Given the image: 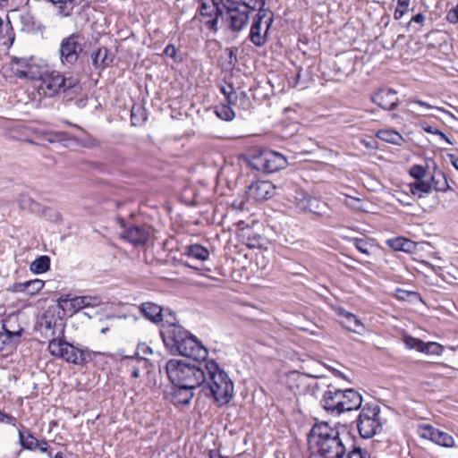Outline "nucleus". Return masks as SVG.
I'll return each instance as SVG.
<instances>
[{"instance_id": "nucleus-1", "label": "nucleus", "mask_w": 458, "mask_h": 458, "mask_svg": "<svg viewBox=\"0 0 458 458\" xmlns=\"http://www.w3.org/2000/svg\"><path fill=\"white\" fill-rule=\"evenodd\" d=\"M309 444L322 458H341L345 455L346 448L339 431L327 422L316 423L312 427Z\"/></svg>"}, {"instance_id": "nucleus-35", "label": "nucleus", "mask_w": 458, "mask_h": 458, "mask_svg": "<svg viewBox=\"0 0 458 458\" xmlns=\"http://www.w3.org/2000/svg\"><path fill=\"white\" fill-rule=\"evenodd\" d=\"M226 3L233 4H239L250 10L260 12V10H267L265 8L266 0H226Z\"/></svg>"}, {"instance_id": "nucleus-12", "label": "nucleus", "mask_w": 458, "mask_h": 458, "mask_svg": "<svg viewBox=\"0 0 458 458\" xmlns=\"http://www.w3.org/2000/svg\"><path fill=\"white\" fill-rule=\"evenodd\" d=\"M417 432L421 438L428 439L441 446L453 447L454 445V440L452 436L429 424L420 425Z\"/></svg>"}, {"instance_id": "nucleus-59", "label": "nucleus", "mask_w": 458, "mask_h": 458, "mask_svg": "<svg viewBox=\"0 0 458 458\" xmlns=\"http://www.w3.org/2000/svg\"><path fill=\"white\" fill-rule=\"evenodd\" d=\"M31 64L32 63L28 62L27 60L17 61V66L15 68H19L20 70H27V65Z\"/></svg>"}, {"instance_id": "nucleus-6", "label": "nucleus", "mask_w": 458, "mask_h": 458, "mask_svg": "<svg viewBox=\"0 0 458 458\" xmlns=\"http://www.w3.org/2000/svg\"><path fill=\"white\" fill-rule=\"evenodd\" d=\"M88 46L87 38L75 32L64 38L60 43L59 55L62 64L73 67Z\"/></svg>"}, {"instance_id": "nucleus-51", "label": "nucleus", "mask_w": 458, "mask_h": 458, "mask_svg": "<svg viewBox=\"0 0 458 458\" xmlns=\"http://www.w3.org/2000/svg\"><path fill=\"white\" fill-rule=\"evenodd\" d=\"M381 411L379 408L374 406V423H377V426L374 425V436L377 434V428H381L384 423L386 422V419L383 418L381 415Z\"/></svg>"}, {"instance_id": "nucleus-39", "label": "nucleus", "mask_w": 458, "mask_h": 458, "mask_svg": "<svg viewBox=\"0 0 458 458\" xmlns=\"http://www.w3.org/2000/svg\"><path fill=\"white\" fill-rule=\"evenodd\" d=\"M378 140L385 141L386 143H399L402 140V136L394 130H383L378 131L376 133Z\"/></svg>"}, {"instance_id": "nucleus-28", "label": "nucleus", "mask_w": 458, "mask_h": 458, "mask_svg": "<svg viewBox=\"0 0 458 458\" xmlns=\"http://www.w3.org/2000/svg\"><path fill=\"white\" fill-rule=\"evenodd\" d=\"M44 285L45 283L42 280L35 279L20 283L16 284L15 287L17 292H23L30 295H35L44 287Z\"/></svg>"}, {"instance_id": "nucleus-34", "label": "nucleus", "mask_w": 458, "mask_h": 458, "mask_svg": "<svg viewBox=\"0 0 458 458\" xmlns=\"http://www.w3.org/2000/svg\"><path fill=\"white\" fill-rule=\"evenodd\" d=\"M309 197L310 196L303 190L296 189L293 193L290 194L288 199L295 205L296 208L301 211L302 208H305Z\"/></svg>"}, {"instance_id": "nucleus-24", "label": "nucleus", "mask_w": 458, "mask_h": 458, "mask_svg": "<svg viewBox=\"0 0 458 458\" xmlns=\"http://www.w3.org/2000/svg\"><path fill=\"white\" fill-rule=\"evenodd\" d=\"M140 310L144 318L152 323L157 324L163 321L164 309L154 302L147 301L141 303Z\"/></svg>"}, {"instance_id": "nucleus-20", "label": "nucleus", "mask_w": 458, "mask_h": 458, "mask_svg": "<svg viewBox=\"0 0 458 458\" xmlns=\"http://www.w3.org/2000/svg\"><path fill=\"white\" fill-rule=\"evenodd\" d=\"M372 411L369 408H364L357 419V428L360 436L362 438L369 439L372 437Z\"/></svg>"}, {"instance_id": "nucleus-22", "label": "nucleus", "mask_w": 458, "mask_h": 458, "mask_svg": "<svg viewBox=\"0 0 458 458\" xmlns=\"http://www.w3.org/2000/svg\"><path fill=\"white\" fill-rule=\"evenodd\" d=\"M13 73L21 79H30L32 81H41L44 74L47 71V67L40 66L34 63L27 65V70H20L19 68H13Z\"/></svg>"}, {"instance_id": "nucleus-42", "label": "nucleus", "mask_w": 458, "mask_h": 458, "mask_svg": "<svg viewBox=\"0 0 458 458\" xmlns=\"http://www.w3.org/2000/svg\"><path fill=\"white\" fill-rule=\"evenodd\" d=\"M395 296L398 300L407 301H421V297L420 293L412 291H407L403 289L397 288Z\"/></svg>"}, {"instance_id": "nucleus-26", "label": "nucleus", "mask_w": 458, "mask_h": 458, "mask_svg": "<svg viewBox=\"0 0 458 458\" xmlns=\"http://www.w3.org/2000/svg\"><path fill=\"white\" fill-rule=\"evenodd\" d=\"M55 5L59 14L69 17L75 7L79 6L84 0H48Z\"/></svg>"}, {"instance_id": "nucleus-56", "label": "nucleus", "mask_w": 458, "mask_h": 458, "mask_svg": "<svg viewBox=\"0 0 458 458\" xmlns=\"http://www.w3.org/2000/svg\"><path fill=\"white\" fill-rule=\"evenodd\" d=\"M176 54H177L176 47L174 45H172V44L167 45L165 47V48L164 49V55L173 58L175 61H177V59H176L177 55Z\"/></svg>"}, {"instance_id": "nucleus-58", "label": "nucleus", "mask_w": 458, "mask_h": 458, "mask_svg": "<svg viewBox=\"0 0 458 458\" xmlns=\"http://www.w3.org/2000/svg\"><path fill=\"white\" fill-rule=\"evenodd\" d=\"M416 104L421 106H425L428 109H436L437 111L438 112H443V110L441 108H438V107H435V106H432L431 105H428L427 104L426 102L424 101H421V100H416L414 101Z\"/></svg>"}, {"instance_id": "nucleus-53", "label": "nucleus", "mask_w": 458, "mask_h": 458, "mask_svg": "<svg viewBox=\"0 0 458 458\" xmlns=\"http://www.w3.org/2000/svg\"><path fill=\"white\" fill-rule=\"evenodd\" d=\"M446 20L452 24L458 23V4L447 13Z\"/></svg>"}, {"instance_id": "nucleus-19", "label": "nucleus", "mask_w": 458, "mask_h": 458, "mask_svg": "<svg viewBox=\"0 0 458 458\" xmlns=\"http://www.w3.org/2000/svg\"><path fill=\"white\" fill-rule=\"evenodd\" d=\"M341 413L358 409L362 403L361 395L353 389L341 390Z\"/></svg>"}, {"instance_id": "nucleus-3", "label": "nucleus", "mask_w": 458, "mask_h": 458, "mask_svg": "<svg viewBox=\"0 0 458 458\" xmlns=\"http://www.w3.org/2000/svg\"><path fill=\"white\" fill-rule=\"evenodd\" d=\"M207 361L186 363L178 360H170L165 366V371L173 385H183L196 389L206 381L207 370L204 364Z\"/></svg>"}, {"instance_id": "nucleus-7", "label": "nucleus", "mask_w": 458, "mask_h": 458, "mask_svg": "<svg viewBox=\"0 0 458 458\" xmlns=\"http://www.w3.org/2000/svg\"><path fill=\"white\" fill-rule=\"evenodd\" d=\"M48 351L53 356L62 358L67 362L77 365L87 362L89 358L88 350H81L67 342L56 338L49 341Z\"/></svg>"}, {"instance_id": "nucleus-5", "label": "nucleus", "mask_w": 458, "mask_h": 458, "mask_svg": "<svg viewBox=\"0 0 458 458\" xmlns=\"http://www.w3.org/2000/svg\"><path fill=\"white\" fill-rule=\"evenodd\" d=\"M244 159L253 169L267 174L276 173L287 165V159L283 154L268 148L253 150L244 156Z\"/></svg>"}, {"instance_id": "nucleus-44", "label": "nucleus", "mask_w": 458, "mask_h": 458, "mask_svg": "<svg viewBox=\"0 0 458 458\" xmlns=\"http://www.w3.org/2000/svg\"><path fill=\"white\" fill-rule=\"evenodd\" d=\"M226 101L228 105H237L238 101L244 105L249 103V98L244 91H242L239 94H228Z\"/></svg>"}, {"instance_id": "nucleus-25", "label": "nucleus", "mask_w": 458, "mask_h": 458, "mask_svg": "<svg viewBox=\"0 0 458 458\" xmlns=\"http://www.w3.org/2000/svg\"><path fill=\"white\" fill-rule=\"evenodd\" d=\"M84 132L80 131V134L72 135L69 132L59 131V132H47L44 135L43 140L47 141L48 143H64L66 141H78V142H85L86 139L83 138Z\"/></svg>"}, {"instance_id": "nucleus-36", "label": "nucleus", "mask_w": 458, "mask_h": 458, "mask_svg": "<svg viewBox=\"0 0 458 458\" xmlns=\"http://www.w3.org/2000/svg\"><path fill=\"white\" fill-rule=\"evenodd\" d=\"M422 129L431 135L430 138H427L428 141H445L446 143H452L447 136L440 131L436 126L424 124Z\"/></svg>"}, {"instance_id": "nucleus-8", "label": "nucleus", "mask_w": 458, "mask_h": 458, "mask_svg": "<svg viewBox=\"0 0 458 458\" xmlns=\"http://www.w3.org/2000/svg\"><path fill=\"white\" fill-rule=\"evenodd\" d=\"M77 84L78 81L72 77L65 79L59 72L47 70L41 80L39 90L46 96L53 97L60 90L65 91Z\"/></svg>"}, {"instance_id": "nucleus-57", "label": "nucleus", "mask_w": 458, "mask_h": 458, "mask_svg": "<svg viewBox=\"0 0 458 458\" xmlns=\"http://www.w3.org/2000/svg\"><path fill=\"white\" fill-rule=\"evenodd\" d=\"M48 443L45 440L39 441L38 440V445H36V449L40 450L42 453H46L48 450Z\"/></svg>"}, {"instance_id": "nucleus-31", "label": "nucleus", "mask_w": 458, "mask_h": 458, "mask_svg": "<svg viewBox=\"0 0 458 458\" xmlns=\"http://www.w3.org/2000/svg\"><path fill=\"white\" fill-rule=\"evenodd\" d=\"M147 120V111L140 104L132 106L131 110V122L133 126H140Z\"/></svg>"}, {"instance_id": "nucleus-63", "label": "nucleus", "mask_w": 458, "mask_h": 458, "mask_svg": "<svg viewBox=\"0 0 458 458\" xmlns=\"http://www.w3.org/2000/svg\"><path fill=\"white\" fill-rule=\"evenodd\" d=\"M229 58H230V63L237 61L236 55L233 53V51L232 49H229Z\"/></svg>"}, {"instance_id": "nucleus-40", "label": "nucleus", "mask_w": 458, "mask_h": 458, "mask_svg": "<svg viewBox=\"0 0 458 458\" xmlns=\"http://www.w3.org/2000/svg\"><path fill=\"white\" fill-rule=\"evenodd\" d=\"M444 350V347L436 343V342H428L425 343L422 341L420 344V349L419 352L426 353V354H436L440 355Z\"/></svg>"}, {"instance_id": "nucleus-15", "label": "nucleus", "mask_w": 458, "mask_h": 458, "mask_svg": "<svg viewBox=\"0 0 458 458\" xmlns=\"http://www.w3.org/2000/svg\"><path fill=\"white\" fill-rule=\"evenodd\" d=\"M13 319H4L2 325L3 331H0V351L12 346L21 335L22 327H17V329H11V322Z\"/></svg>"}, {"instance_id": "nucleus-55", "label": "nucleus", "mask_w": 458, "mask_h": 458, "mask_svg": "<svg viewBox=\"0 0 458 458\" xmlns=\"http://www.w3.org/2000/svg\"><path fill=\"white\" fill-rule=\"evenodd\" d=\"M355 245H356V248L363 252V253H369V243H368L367 242H365L364 240L362 239H356L355 241Z\"/></svg>"}, {"instance_id": "nucleus-29", "label": "nucleus", "mask_w": 458, "mask_h": 458, "mask_svg": "<svg viewBox=\"0 0 458 458\" xmlns=\"http://www.w3.org/2000/svg\"><path fill=\"white\" fill-rule=\"evenodd\" d=\"M184 255L200 261H205L209 257V251L202 245L192 244L186 246Z\"/></svg>"}, {"instance_id": "nucleus-14", "label": "nucleus", "mask_w": 458, "mask_h": 458, "mask_svg": "<svg viewBox=\"0 0 458 458\" xmlns=\"http://www.w3.org/2000/svg\"><path fill=\"white\" fill-rule=\"evenodd\" d=\"M150 237V227L148 225H132L122 233V238L134 246L144 245Z\"/></svg>"}, {"instance_id": "nucleus-23", "label": "nucleus", "mask_w": 458, "mask_h": 458, "mask_svg": "<svg viewBox=\"0 0 458 458\" xmlns=\"http://www.w3.org/2000/svg\"><path fill=\"white\" fill-rule=\"evenodd\" d=\"M92 65L96 70H104L111 65L114 55L106 47H99L90 55Z\"/></svg>"}, {"instance_id": "nucleus-64", "label": "nucleus", "mask_w": 458, "mask_h": 458, "mask_svg": "<svg viewBox=\"0 0 458 458\" xmlns=\"http://www.w3.org/2000/svg\"><path fill=\"white\" fill-rule=\"evenodd\" d=\"M209 458H223V456L216 451H210Z\"/></svg>"}, {"instance_id": "nucleus-48", "label": "nucleus", "mask_w": 458, "mask_h": 458, "mask_svg": "<svg viewBox=\"0 0 458 458\" xmlns=\"http://www.w3.org/2000/svg\"><path fill=\"white\" fill-rule=\"evenodd\" d=\"M424 21H425L424 14L421 13H419L411 18V20L408 22V28L411 29L413 31H419L420 27H416L415 25H413V23L419 24L420 26H421Z\"/></svg>"}, {"instance_id": "nucleus-2", "label": "nucleus", "mask_w": 458, "mask_h": 458, "mask_svg": "<svg viewBox=\"0 0 458 458\" xmlns=\"http://www.w3.org/2000/svg\"><path fill=\"white\" fill-rule=\"evenodd\" d=\"M164 343L171 352L192 359L194 361H206L208 355L205 346L183 327H170Z\"/></svg>"}, {"instance_id": "nucleus-18", "label": "nucleus", "mask_w": 458, "mask_h": 458, "mask_svg": "<svg viewBox=\"0 0 458 458\" xmlns=\"http://www.w3.org/2000/svg\"><path fill=\"white\" fill-rule=\"evenodd\" d=\"M194 388L183 386L174 385L170 392L171 402L174 405H187L191 401Z\"/></svg>"}, {"instance_id": "nucleus-9", "label": "nucleus", "mask_w": 458, "mask_h": 458, "mask_svg": "<svg viewBox=\"0 0 458 458\" xmlns=\"http://www.w3.org/2000/svg\"><path fill=\"white\" fill-rule=\"evenodd\" d=\"M273 22V13L270 10H260L256 14L250 27V40L257 47L263 46L267 41V32Z\"/></svg>"}, {"instance_id": "nucleus-30", "label": "nucleus", "mask_w": 458, "mask_h": 458, "mask_svg": "<svg viewBox=\"0 0 458 458\" xmlns=\"http://www.w3.org/2000/svg\"><path fill=\"white\" fill-rule=\"evenodd\" d=\"M387 245L394 250L409 252L413 248V242L403 237H396L386 240Z\"/></svg>"}, {"instance_id": "nucleus-21", "label": "nucleus", "mask_w": 458, "mask_h": 458, "mask_svg": "<svg viewBox=\"0 0 458 458\" xmlns=\"http://www.w3.org/2000/svg\"><path fill=\"white\" fill-rule=\"evenodd\" d=\"M102 304V300L98 296H76L70 300V306L72 312L76 313L85 308H96Z\"/></svg>"}, {"instance_id": "nucleus-17", "label": "nucleus", "mask_w": 458, "mask_h": 458, "mask_svg": "<svg viewBox=\"0 0 458 458\" xmlns=\"http://www.w3.org/2000/svg\"><path fill=\"white\" fill-rule=\"evenodd\" d=\"M341 402V390L328 386L323 394L321 404L325 410L340 414Z\"/></svg>"}, {"instance_id": "nucleus-16", "label": "nucleus", "mask_w": 458, "mask_h": 458, "mask_svg": "<svg viewBox=\"0 0 458 458\" xmlns=\"http://www.w3.org/2000/svg\"><path fill=\"white\" fill-rule=\"evenodd\" d=\"M374 103L384 110H394L398 105L396 91L392 89H380L374 95Z\"/></svg>"}, {"instance_id": "nucleus-13", "label": "nucleus", "mask_w": 458, "mask_h": 458, "mask_svg": "<svg viewBox=\"0 0 458 458\" xmlns=\"http://www.w3.org/2000/svg\"><path fill=\"white\" fill-rule=\"evenodd\" d=\"M276 187L269 181H258L251 183L247 191L250 199L257 201H263L275 195Z\"/></svg>"}, {"instance_id": "nucleus-10", "label": "nucleus", "mask_w": 458, "mask_h": 458, "mask_svg": "<svg viewBox=\"0 0 458 458\" xmlns=\"http://www.w3.org/2000/svg\"><path fill=\"white\" fill-rule=\"evenodd\" d=\"M218 1L222 8L226 12L228 28L233 32L242 30L248 24L250 9L239 4L233 3L230 4L226 3V0Z\"/></svg>"}, {"instance_id": "nucleus-41", "label": "nucleus", "mask_w": 458, "mask_h": 458, "mask_svg": "<svg viewBox=\"0 0 458 458\" xmlns=\"http://www.w3.org/2000/svg\"><path fill=\"white\" fill-rule=\"evenodd\" d=\"M19 439L21 442V445L23 448L28 450H36V445H38V439L34 437L30 433H27L26 435L20 431L19 432Z\"/></svg>"}, {"instance_id": "nucleus-47", "label": "nucleus", "mask_w": 458, "mask_h": 458, "mask_svg": "<svg viewBox=\"0 0 458 458\" xmlns=\"http://www.w3.org/2000/svg\"><path fill=\"white\" fill-rule=\"evenodd\" d=\"M20 208L34 211L38 204L27 195H21L19 199Z\"/></svg>"}, {"instance_id": "nucleus-54", "label": "nucleus", "mask_w": 458, "mask_h": 458, "mask_svg": "<svg viewBox=\"0 0 458 458\" xmlns=\"http://www.w3.org/2000/svg\"><path fill=\"white\" fill-rule=\"evenodd\" d=\"M347 321L349 322V329L352 331H357V328L360 326L359 320L352 314H348L346 316Z\"/></svg>"}, {"instance_id": "nucleus-33", "label": "nucleus", "mask_w": 458, "mask_h": 458, "mask_svg": "<svg viewBox=\"0 0 458 458\" xmlns=\"http://www.w3.org/2000/svg\"><path fill=\"white\" fill-rule=\"evenodd\" d=\"M410 191L413 195H418L420 198L422 197V194H428L431 192L432 185L428 182L421 179L411 183Z\"/></svg>"}, {"instance_id": "nucleus-46", "label": "nucleus", "mask_w": 458, "mask_h": 458, "mask_svg": "<svg viewBox=\"0 0 458 458\" xmlns=\"http://www.w3.org/2000/svg\"><path fill=\"white\" fill-rule=\"evenodd\" d=\"M56 325V320L47 315H44L40 321V328L44 331L45 335H47V332L52 330L53 327H55Z\"/></svg>"}, {"instance_id": "nucleus-11", "label": "nucleus", "mask_w": 458, "mask_h": 458, "mask_svg": "<svg viewBox=\"0 0 458 458\" xmlns=\"http://www.w3.org/2000/svg\"><path fill=\"white\" fill-rule=\"evenodd\" d=\"M218 0H201L199 7L200 21L205 23L208 29L217 31L219 17L223 14V9Z\"/></svg>"}, {"instance_id": "nucleus-38", "label": "nucleus", "mask_w": 458, "mask_h": 458, "mask_svg": "<svg viewBox=\"0 0 458 458\" xmlns=\"http://www.w3.org/2000/svg\"><path fill=\"white\" fill-rule=\"evenodd\" d=\"M50 267V259L48 256H40L36 259L30 265V270L35 274H42L47 272Z\"/></svg>"}, {"instance_id": "nucleus-43", "label": "nucleus", "mask_w": 458, "mask_h": 458, "mask_svg": "<svg viewBox=\"0 0 458 458\" xmlns=\"http://www.w3.org/2000/svg\"><path fill=\"white\" fill-rule=\"evenodd\" d=\"M411 0H397V6L394 11V19L400 20L409 12Z\"/></svg>"}, {"instance_id": "nucleus-62", "label": "nucleus", "mask_w": 458, "mask_h": 458, "mask_svg": "<svg viewBox=\"0 0 458 458\" xmlns=\"http://www.w3.org/2000/svg\"><path fill=\"white\" fill-rule=\"evenodd\" d=\"M451 162L453 165L458 170V157H455L454 155H451Z\"/></svg>"}, {"instance_id": "nucleus-4", "label": "nucleus", "mask_w": 458, "mask_h": 458, "mask_svg": "<svg viewBox=\"0 0 458 458\" xmlns=\"http://www.w3.org/2000/svg\"><path fill=\"white\" fill-rule=\"evenodd\" d=\"M206 381L210 395L218 405L227 404L233 397V383L227 373L214 360L205 364Z\"/></svg>"}, {"instance_id": "nucleus-49", "label": "nucleus", "mask_w": 458, "mask_h": 458, "mask_svg": "<svg viewBox=\"0 0 458 458\" xmlns=\"http://www.w3.org/2000/svg\"><path fill=\"white\" fill-rule=\"evenodd\" d=\"M403 343L408 349H415L419 352L422 341L411 335H404Z\"/></svg>"}, {"instance_id": "nucleus-52", "label": "nucleus", "mask_w": 458, "mask_h": 458, "mask_svg": "<svg viewBox=\"0 0 458 458\" xmlns=\"http://www.w3.org/2000/svg\"><path fill=\"white\" fill-rule=\"evenodd\" d=\"M341 458H370V455L367 452H362L361 448H356Z\"/></svg>"}, {"instance_id": "nucleus-61", "label": "nucleus", "mask_w": 458, "mask_h": 458, "mask_svg": "<svg viewBox=\"0 0 458 458\" xmlns=\"http://www.w3.org/2000/svg\"><path fill=\"white\" fill-rule=\"evenodd\" d=\"M6 319H13L12 322H11V329H17V327H20L19 325H16L17 324V317L15 316H10L8 317Z\"/></svg>"}, {"instance_id": "nucleus-27", "label": "nucleus", "mask_w": 458, "mask_h": 458, "mask_svg": "<svg viewBox=\"0 0 458 458\" xmlns=\"http://www.w3.org/2000/svg\"><path fill=\"white\" fill-rule=\"evenodd\" d=\"M327 209V206L324 201L310 196L305 204V208H303L301 211L322 216L326 213Z\"/></svg>"}, {"instance_id": "nucleus-32", "label": "nucleus", "mask_w": 458, "mask_h": 458, "mask_svg": "<svg viewBox=\"0 0 458 458\" xmlns=\"http://www.w3.org/2000/svg\"><path fill=\"white\" fill-rule=\"evenodd\" d=\"M163 329L161 330V335L163 337L164 342L166 341V334L165 332L170 329V327H182V326L176 323V318L174 314L169 310L164 309V318H163Z\"/></svg>"}, {"instance_id": "nucleus-45", "label": "nucleus", "mask_w": 458, "mask_h": 458, "mask_svg": "<svg viewBox=\"0 0 458 458\" xmlns=\"http://www.w3.org/2000/svg\"><path fill=\"white\" fill-rule=\"evenodd\" d=\"M218 117L225 121H232L235 114L233 109L226 105L222 106L216 111Z\"/></svg>"}, {"instance_id": "nucleus-37", "label": "nucleus", "mask_w": 458, "mask_h": 458, "mask_svg": "<svg viewBox=\"0 0 458 458\" xmlns=\"http://www.w3.org/2000/svg\"><path fill=\"white\" fill-rule=\"evenodd\" d=\"M432 189H435L437 191H445L448 188V182L445 176V174L438 171L435 172V174L431 176Z\"/></svg>"}, {"instance_id": "nucleus-60", "label": "nucleus", "mask_w": 458, "mask_h": 458, "mask_svg": "<svg viewBox=\"0 0 458 458\" xmlns=\"http://www.w3.org/2000/svg\"><path fill=\"white\" fill-rule=\"evenodd\" d=\"M13 420V417L2 412L0 411V422H6L9 423Z\"/></svg>"}, {"instance_id": "nucleus-50", "label": "nucleus", "mask_w": 458, "mask_h": 458, "mask_svg": "<svg viewBox=\"0 0 458 458\" xmlns=\"http://www.w3.org/2000/svg\"><path fill=\"white\" fill-rule=\"evenodd\" d=\"M410 175L418 180H421L426 174V169L420 165H414L410 168Z\"/></svg>"}]
</instances>
